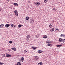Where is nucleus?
<instances>
[{
	"instance_id": "9d476101",
	"label": "nucleus",
	"mask_w": 65,
	"mask_h": 65,
	"mask_svg": "<svg viewBox=\"0 0 65 65\" xmlns=\"http://www.w3.org/2000/svg\"><path fill=\"white\" fill-rule=\"evenodd\" d=\"M54 28H52L51 29L52 30L50 29V31H51V32H53L54 31Z\"/></svg>"
},
{
	"instance_id": "c85d7f7f",
	"label": "nucleus",
	"mask_w": 65,
	"mask_h": 65,
	"mask_svg": "<svg viewBox=\"0 0 65 65\" xmlns=\"http://www.w3.org/2000/svg\"><path fill=\"white\" fill-rule=\"evenodd\" d=\"M26 40H29V38L27 37V38H26Z\"/></svg>"
},
{
	"instance_id": "f704fd0d",
	"label": "nucleus",
	"mask_w": 65,
	"mask_h": 65,
	"mask_svg": "<svg viewBox=\"0 0 65 65\" xmlns=\"http://www.w3.org/2000/svg\"><path fill=\"white\" fill-rule=\"evenodd\" d=\"M63 36V34H61L60 36L61 37H62V36Z\"/></svg>"
},
{
	"instance_id": "4c0bfd02",
	"label": "nucleus",
	"mask_w": 65,
	"mask_h": 65,
	"mask_svg": "<svg viewBox=\"0 0 65 65\" xmlns=\"http://www.w3.org/2000/svg\"><path fill=\"white\" fill-rule=\"evenodd\" d=\"M11 23L10 24H8V25H9V26H10V25H11Z\"/></svg>"
},
{
	"instance_id": "7c9ffc66",
	"label": "nucleus",
	"mask_w": 65,
	"mask_h": 65,
	"mask_svg": "<svg viewBox=\"0 0 65 65\" xmlns=\"http://www.w3.org/2000/svg\"><path fill=\"white\" fill-rule=\"evenodd\" d=\"M37 48V47H34L33 48V50H35V49H36V48Z\"/></svg>"
},
{
	"instance_id": "49530a36",
	"label": "nucleus",
	"mask_w": 65,
	"mask_h": 65,
	"mask_svg": "<svg viewBox=\"0 0 65 65\" xmlns=\"http://www.w3.org/2000/svg\"><path fill=\"white\" fill-rule=\"evenodd\" d=\"M0 65H1V63L0 62Z\"/></svg>"
},
{
	"instance_id": "bb28decb",
	"label": "nucleus",
	"mask_w": 65,
	"mask_h": 65,
	"mask_svg": "<svg viewBox=\"0 0 65 65\" xmlns=\"http://www.w3.org/2000/svg\"><path fill=\"white\" fill-rule=\"evenodd\" d=\"M20 61H21V62H23V60L22 59H21L20 60Z\"/></svg>"
},
{
	"instance_id": "f03ea898",
	"label": "nucleus",
	"mask_w": 65,
	"mask_h": 65,
	"mask_svg": "<svg viewBox=\"0 0 65 65\" xmlns=\"http://www.w3.org/2000/svg\"><path fill=\"white\" fill-rule=\"evenodd\" d=\"M42 52H43V51H41V50H39L38 51V53L39 54H40V53H42Z\"/></svg>"
},
{
	"instance_id": "a878e982",
	"label": "nucleus",
	"mask_w": 65,
	"mask_h": 65,
	"mask_svg": "<svg viewBox=\"0 0 65 65\" xmlns=\"http://www.w3.org/2000/svg\"><path fill=\"white\" fill-rule=\"evenodd\" d=\"M30 36L29 35V36H27L26 37H27V38H30Z\"/></svg>"
},
{
	"instance_id": "79ce46f5",
	"label": "nucleus",
	"mask_w": 65,
	"mask_h": 65,
	"mask_svg": "<svg viewBox=\"0 0 65 65\" xmlns=\"http://www.w3.org/2000/svg\"><path fill=\"white\" fill-rule=\"evenodd\" d=\"M63 37L65 38V35H63Z\"/></svg>"
},
{
	"instance_id": "e433bc0d",
	"label": "nucleus",
	"mask_w": 65,
	"mask_h": 65,
	"mask_svg": "<svg viewBox=\"0 0 65 65\" xmlns=\"http://www.w3.org/2000/svg\"><path fill=\"white\" fill-rule=\"evenodd\" d=\"M24 52L25 53H26L27 52V51H26V50H25L24 51Z\"/></svg>"
},
{
	"instance_id": "7ed1b4c3",
	"label": "nucleus",
	"mask_w": 65,
	"mask_h": 65,
	"mask_svg": "<svg viewBox=\"0 0 65 65\" xmlns=\"http://www.w3.org/2000/svg\"><path fill=\"white\" fill-rule=\"evenodd\" d=\"M22 65V64L21 62H17V64H15V65Z\"/></svg>"
},
{
	"instance_id": "cd10ccee",
	"label": "nucleus",
	"mask_w": 65,
	"mask_h": 65,
	"mask_svg": "<svg viewBox=\"0 0 65 65\" xmlns=\"http://www.w3.org/2000/svg\"><path fill=\"white\" fill-rule=\"evenodd\" d=\"M33 22H34V20H31V21L30 22V23H32Z\"/></svg>"
},
{
	"instance_id": "9b49d317",
	"label": "nucleus",
	"mask_w": 65,
	"mask_h": 65,
	"mask_svg": "<svg viewBox=\"0 0 65 65\" xmlns=\"http://www.w3.org/2000/svg\"><path fill=\"white\" fill-rule=\"evenodd\" d=\"M56 46L57 47H60V46H62V45L61 44V45H58Z\"/></svg>"
},
{
	"instance_id": "a18cd8bd",
	"label": "nucleus",
	"mask_w": 65,
	"mask_h": 65,
	"mask_svg": "<svg viewBox=\"0 0 65 65\" xmlns=\"http://www.w3.org/2000/svg\"><path fill=\"white\" fill-rule=\"evenodd\" d=\"M35 4H36H36H37V3H35Z\"/></svg>"
},
{
	"instance_id": "423d86ee",
	"label": "nucleus",
	"mask_w": 65,
	"mask_h": 65,
	"mask_svg": "<svg viewBox=\"0 0 65 65\" xmlns=\"http://www.w3.org/2000/svg\"><path fill=\"white\" fill-rule=\"evenodd\" d=\"M46 42L47 43H51L52 42L51 41H46Z\"/></svg>"
},
{
	"instance_id": "72a5a7b5",
	"label": "nucleus",
	"mask_w": 65,
	"mask_h": 65,
	"mask_svg": "<svg viewBox=\"0 0 65 65\" xmlns=\"http://www.w3.org/2000/svg\"><path fill=\"white\" fill-rule=\"evenodd\" d=\"M17 27V26H16V25H14V28H15Z\"/></svg>"
},
{
	"instance_id": "dca6fc26",
	"label": "nucleus",
	"mask_w": 65,
	"mask_h": 65,
	"mask_svg": "<svg viewBox=\"0 0 65 65\" xmlns=\"http://www.w3.org/2000/svg\"><path fill=\"white\" fill-rule=\"evenodd\" d=\"M48 45L49 46H52V45L50 43H48Z\"/></svg>"
},
{
	"instance_id": "2eb2a0df",
	"label": "nucleus",
	"mask_w": 65,
	"mask_h": 65,
	"mask_svg": "<svg viewBox=\"0 0 65 65\" xmlns=\"http://www.w3.org/2000/svg\"><path fill=\"white\" fill-rule=\"evenodd\" d=\"M44 38H47V36H45L43 37Z\"/></svg>"
},
{
	"instance_id": "a19ab883",
	"label": "nucleus",
	"mask_w": 65,
	"mask_h": 65,
	"mask_svg": "<svg viewBox=\"0 0 65 65\" xmlns=\"http://www.w3.org/2000/svg\"><path fill=\"white\" fill-rule=\"evenodd\" d=\"M5 54H4V55H3V57H5Z\"/></svg>"
},
{
	"instance_id": "5701e85b",
	"label": "nucleus",
	"mask_w": 65,
	"mask_h": 65,
	"mask_svg": "<svg viewBox=\"0 0 65 65\" xmlns=\"http://www.w3.org/2000/svg\"><path fill=\"white\" fill-rule=\"evenodd\" d=\"M49 27L50 28H52V25L51 24H50L49 25Z\"/></svg>"
},
{
	"instance_id": "09e8293b",
	"label": "nucleus",
	"mask_w": 65,
	"mask_h": 65,
	"mask_svg": "<svg viewBox=\"0 0 65 65\" xmlns=\"http://www.w3.org/2000/svg\"><path fill=\"white\" fill-rule=\"evenodd\" d=\"M8 1V0H7Z\"/></svg>"
},
{
	"instance_id": "0eeeda50",
	"label": "nucleus",
	"mask_w": 65,
	"mask_h": 65,
	"mask_svg": "<svg viewBox=\"0 0 65 65\" xmlns=\"http://www.w3.org/2000/svg\"><path fill=\"white\" fill-rule=\"evenodd\" d=\"M12 50H13V51H14L15 52V51H16V48L15 47L14 48H11Z\"/></svg>"
},
{
	"instance_id": "473e14b6",
	"label": "nucleus",
	"mask_w": 65,
	"mask_h": 65,
	"mask_svg": "<svg viewBox=\"0 0 65 65\" xmlns=\"http://www.w3.org/2000/svg\"><path fill=\"white\" fill-rule=\"evenodd\" d=\"M62 42H64L65 41V39H63V40H62Z\"/></svg>"
},
{
	"instance_id": "6e6552de",
	"label": "nucleus",
	"mask_w": 65,
	"mask_h": 65,
	"mask_svg": "<svg viewBox=\"0 0 65 65\" xmlns=\"http://www.w3.org/2000/svg\"><path fill=\"white\" fill-rule=\"evenodd\" d=\"M38 59V56H35V60H37Z\"/></svg>"
},
{
	"instance_id": "c756f323",
	"label": "nucleus",
	"mask_w": 65,
	"mask_h": 65,
	"mask_svg": "<svg viewBox=\"0 0 65 65\" xmlns=\"http://www.w3.org/2000/svg\"><path fill=\"white\" fill-rule=\"evenodd\" d=\"M21 59H22V60L24 61V57H22Z\"/></svg>"
},
{
	"instance_id": "412c9836",
	"label": "nucleus",
	"mask_w": 65,
	"mask_h": 65,
	"mask_svg": "<svg viewBox=\"0 0 65 65\" xmlns=\"http://www.w3.org/2000/svg\"><path fill=\"white\" fill-rule=\"evenodd\" d=\"M14 24H12L11 25V27H13V28H14Z\"/></svg>"
},
{
	"instance_id": "1a4fd4ad",
	"label": "nucleus",
	"mask_w": 65,
	"mask_h": 65,
	"mask_svg": "<svg viewBox=\"0 0 65 65\" xmlns=\"http://www.w3.org/2000/svg\"><path fill=\"white\" fill-rule=\"evenodd\" d=\"M59 42H61V41H62L63 40V39H62V38H59Z\"/></svg>"
},
{
	"instance_id": "39448f33",
	"label": "nucleus",
	"mask_w": 65,
	"mask_h": 65,
	"mask_svg": "<svg viewBox=\"0 0 65 65\" xmlns=\"http://www.w3.org/2000/svg\"><path fill=\"white\" fill-rule=\"evenodd\" d=\"M13 5H15L16 6H19V5H18V3H13Z\"/></svg>"
},
{
	"instance_id": "58836bf2",
	"label": "nucleus",
	"mask_w": 65,
	"mask_h": 65,
	"mask_svg": "<svg viewBox=\"0 0 65 65\" xmlns=\"http://www.w3.org/2000/svg\"><path fill=\"white\" fill-rule=\"evenodd\" d=\"M11 51V50H10V49H9V50L8 49V51H9V52H10V51Z\"/></svg>"
},
{
	"instance_id": "b1692460",
	"label": "nucleus",
	"mask_w": 65,
	"mask_h": 65,
	"mask_svg": "<svg viewBox=\"0 0 65 65\" xmlns=\"http://www.w3.org/2000/svg\"><path fill=\"white\" fill-rule=\"evenodd\" d=\"M47 2V0H44V2L45 3H46Z\"/></svg>"
},
{
	"instance_id": "aec40b11",
	"label": "nucleus",
	"mask_w": 65,
	"mask_h": 65,
	"mask_svg": "<svg viewBox=\"0 0 65 65\" xmlns=\"http://www.w3.org/2000/svg\"><path fill=\"white\" fill-rule=\"evenodd\" d=\"M14 12L15 13H18V11H17V10H15Z\"/></svg>"
},
{
	"instance_id": "20e7f679",
	"label": "nucleus",
	"mask_w": 65,
	"mask_h": 65,
	"mask_svg": "<svg viewBox=\"0 0 65 65\" xmlns=\"http://www.w3.org/2000/svg\"><path fill=\"white\" fill-rule=\"evenodd\" d=\"M5 26L6 28H8V27H9V25H8V24H6Z\"/></svg>"
},
{
	"instance_id": "de8ad7c7",
	"label": "nucleus",
	"mask_w": 65,
	"mask_h": 65,
	"mask_svg": "<svg viewBox=\"0 0 65 65\" xmlns=\"http://www.w3.org/2000/svg\"><path fill=\"white\" fill-rule=\"evenodd\" d=\"M46 46H47V45Z\"/></svg>"
},
{
	"instance_id": "a211bd4d",
	"label": "nucleus",
	"mask_w": 65,
	"mask_h": 65,
	"mask_svg": "<svg viewBox=\"0 0 65 65\" xmlns=\"http://www.w3.org/2000/svg\"><path fill=\"white\" fill-rule=\"evenodd\" d=\"M42 65V63L41 62H40L38 64V65Z\"/></svg>"
},
{
	"instance_id": "f8f14e48",
	"label": "nucleus",
	"mask_w": 65,
	"mask_h": 65,
	"mask_svg": "<svg viewBox=\"0 0 65 65\" xmlns=\"http://www.w3.org/2000/svg\"><path fill=\"white\" fill-rule=\"evenodd\" d=\"M36 5H41V4H40V3L37 2Z\"/></svg>"
},
{
	"instance_id": "393cba45",
	"label": "nucleus",
	"mask_w": 65,
	"mask_h": 65,
	"mask_svg": "<svg viewBox=\"0 0 65 65\" xmlns=\"http://www.w3.org/2000/svg\"><path fill=\"white\" fill-rule=\"evenodd\" d=\"M12 41H9V43H10L11 44V43H12Z\"/></svg>"
},
{
	"instance_id": "c03bdc74",
	"label": "nucleus",
	"mask_w": 65,
	"mask_h": 65,
	"mask_svg": "<svg viewBox=\"0 0 65 65\" xmlns=\"http://www.w3.org/2000/svg\"><path fill=\"white\" fill-rule=\"evenodd\" d=\"M55 8H53V10H55Z\"/></svg>"
},
{
	"instance_id": "4468645a",
	"label": "nucleus",
	"mask_w": 65,
	"mask_h": 65,
	"mask_svg": "<svg viewBox=\"0 0 65 65\" xmlns=\"http://www.w3.org/2000/svg\"><path fill=\"white\" fill-rule=\"evenodd\" d=\"M3 27H4V25L2 24L0 25V28H2Z\"/></svg>"
},
{
	"instance_id": "4be33fe9",
	"label": "nucleus",
	"mask_w": 65,
	"mask_h": 65,
	"mask_svg": "<svg viewBox=\"0 0 65 65\" xmlns=\"http://www.w3.org/2000/svg\"><path fill=\"white\" fill-rule=\"evenodd\" d=\"M15 14L16 16H18L19 15V13H18H18H15Z\"/></svg>"
},
{
	"instance_id": "37998d69",
	"label": "nucleus",
	"mask_w": 65,
	"mask_h": 65,
	"mask_svg": "<svg viewBox=\"0 0 65 65\" xmlns=\"http://www.w3.org/2000/svg\"><path fill=\"white\" fill-rule=\"evenodd\" d=\"M0 10L1 11H2V10L1 9H0Z\"/></svg>"
},
{
	"instance_id": "2f4dec72",
	"label": "nucleus",
	"mask_w": 65,
	"mask_h": 65,
	"mask_svg": "<svg viewBox=\"0 0 65 65\" xmlns=\"http://www.w3.org/2000/svg\"><path fill=\"white\" fill-rule=\"evenodd\" d=\"M4 64V63L3 62H1V65H3Z\"/></svg>"
},
{
	"instance_id": "6ab92c4d",
	"label": "nucleus",
	"mask_w": 65,
	"mask_h": 65,
	"mask_svg": "<svg viewBox=\"0 0 65 65\" xmlns=\"http://www.w3.org/2000/svg\"><path fill=\"white\" fill-rule=\"evenodd\" d=\"M55 31H59V29L58 28L55 29Z\"/></svg>"
},
{
	"instance_id": "f257e3e1",
	"label": "nucleus",
	"mask_w": 65,
	"mask_h": 65,
	"mask_svg": "<svg viewBox=\"0 0 65 65\" xmlns=\"http://www.w3.org/2000/svg\"><path fill=\"white\" fill-rule=\"evenodd\" d=\"M6 57L7 58H10V57H11V55L9 54H6Z\"/></svg>"
},
{
	"instance_id": "ddd939ff",
	"label": "nucleus",
	"mask_w": 65,
	"mask_h": 65,
	"mask_svg": "<svg viewBox=\"0 0 65 65\" xmlns=\"http://www.w3.org/2000/svg\"><path fill=\"white\" fill-rule=\"evenodd\" d=\"M26 20H28L29 19V18L28 17H27L25 18Z\"/></svg>"
},
{
	"instance_id": "c9c22d12",
	"label": "nucleus",
	"mask_w": 65,
	"mask_h": 65,
	"mask_svg": "<svg viewBox=\"0 0 65 65\" xmlns=\"http://www.w3.org/2000/svg\"><path fill=\"white\" fill-rule=\"evenodd\" d=\"M27 2H28V3H30V1H27Z\"/></svg>"
},
{
	"instance_id": "f3484780",
	"label": "nucleus",
	"mask_w": 65,
	"mask_h": 65,
	"mask_svg": "<svg viewBox=\"0 0 65 65\" xmlns=\"http://www.w3.org/2000/svg\"><path fill=\"white\" fill-rule=\"evenodd\" d=\"M22 25H21L20 24H19L18 25V27L19 28H21V27H22Z\"/></svg>"
},
{
	"instance_id": "ea45409f",
	"label": "nucleus",
	"mask_w": 65,
	"mask_h": 65,
	"mask_svg": "<svg viewBox=\"0 0 65 65\" xmlns=\"http://www.w3.org/2000/svg\"><path fill=\"white\" fill-rule=\"evenodd\" d=\"M36 37H37V38H38V37H39V36H36Z\"/></svg>"
}]
</instances>
